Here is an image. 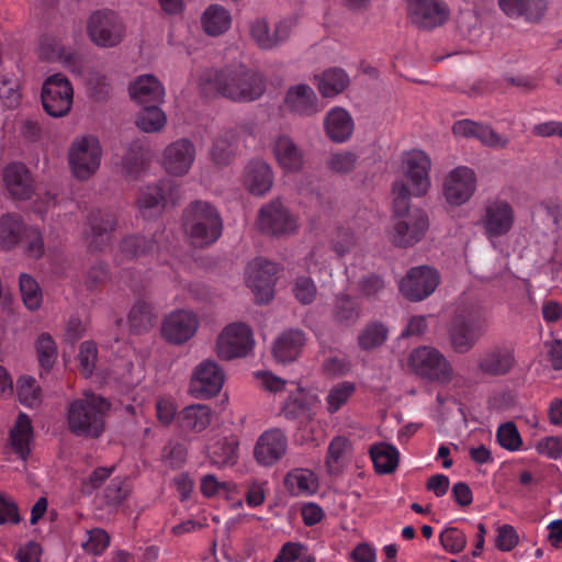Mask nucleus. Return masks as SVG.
<instances>
[{
	"instance_id": "f257e3e1",
	"label": "nucleus",
	"mask_w": 562,
	"mask_h": 562,
	"mask_svg": "<svg viewBox=\"0 0 562 562\" xmlns=\"http://www.w3.org/2000/svg\"><path fill=\"white\" fill-rule=\"evenodd\" d=\"M200 93L206 98H223L249 103L259 100L267 90L265 75L243 64L206 68L199 77Z\"/></svg>"
},
{
	"instance_id": "f03ea898",
	"label": "nucleus",
	"mask_w": 562,
	"mask_h": 562,
	"mask_svg": "<svg viewBox=\"0 0 562 562\" xmlns=\"http://www.w3.org/2000/svg\"><path fill=\"white\" fill-rule=\"evenodd\" d=\"M111 408L108 398L86 392L81 398L71 402L67 409V425L78 437L97 439L105 428V416Z\"/></svg>"
},
{
	"instance_id": "7ed1b4c3",
	"label": "nucleus",
	"mask_w": 562,
	"mask_h": 562,
	"mask_svg": "<svg viewBox=\"0 0 562 562\" xmlns=\"http://www.w3.org/2000/svg\"><path fill=\"white\" fill-rule=\"evenodd\" d=\"M488 318L485 310L471 304L459 308L448 328L451 349L460 355L470 352L485 335Z\"/></svg>"
},
{
	"instance_id": "20e7f679",
	"label": "nucleus",
	"mask_w": 562,
	"mask_h": 562,
	"mask_svg": "<svg viewBox=\"0 0 562 562\" xmlns=\"http://www.w3.org/2000/svg\"><path fill=\"white\" fill-rule=\"evenodd\" d=\"M183 227L194 247L206 248L222 236L223 220L211 203L194 201L183 212Z\"/></svg>"
},
{
	"instance_id": "39448f33",
	"label": "nucleus",
	"mask_w": 562,
	"mask_h": 562,
	"mask_svg": "<svg viewBox=\"0 0 562 562\" xmlns=\"http://www.w3.org/2000/svg\"><path fill=\"white\" fill-rule=\"evenodd\" d=\"M125 32V24L114 10L99 9L91 12L87 19V36L97 47H116L123 42Z\"/></svg>"
},
{
	"instance_id": "423d86ee",
	"label": "nucleus",
	"mask_w": 562,
	"mask_h": 562,
	"mask_svg": "<svg viewBox=\"0 0 562 562\" xmlns=\"http://www.w3.org/2000/svg\"><path fill=\"white\" fill-rule=\"evenodd\" d=\"M408 364L413 372L424 380L448 384L453 379V368L443 353L430 346L412 350Z\"/></svg>"
},
{
	"instance_id": "0eeeda50",
	"label": "nucleus",
	"mask_w": 562,
	"mask_h": 562,
	"mask_svg": "<svg viewBox=\"0 0 562 562\" xmlns=\"http://www.w3.org/2000/svg\"><path fill=\"white\" fill-rule=\"evenodd\" d=\"M102 148L97 137L88 135L76 139L69 149V166L79 180H88L100 167Z\"/></svg>"
},
{
	"instance_id": "6e6552de",
	"label": "nucleus",
	"mask_w": 562,
	"mask_h": 562,
	"mask_svg": "<svg viewBox=\"0 0 562 562\" xmlns=\"http://www.w3.org/2000/svg\"><path fill=\"white\" fill-rule=\"evenodd\" d=\"M41 99L43 109L49 116L63 117L71 110L72 86L64 75L54 74L44 81Z\"/></svg>"
},
{
	"instance_id": "1a4fd4ad",
	"label": "nucleus",
	"mask_w": 562,
	"mask_h": 562,
	"mask_svg": "<svg viewBox=\"0 0 562 562\" xmlns=\"http://www.w3.org/2000/svg\"><path fill=\"white\" fill-rule=\"evenodd\" d=\"M439 284V273L428 267H414L400 281L401 294L411 302H419L435 292Z\"/></svg>"
},
{
	"instance_id": "9d476101",
	"label": "nucleus",
	"mask_w": 562,
	"mask_h": 562,
	"mask_svg": "<svg viewBox=\"0 0 562 562\" xmlns=\"http://www.w3.org/2000/svg\"><path fill=\"white\" fill-rule=\"evenodd\" d=\"M252 347V331L243 323H234L225 327L216 341V353L223 360L244 357Z\"/></svg>"
},
{
	"instance_id": "9b49d317",
	"label": "nucleus",
	"mask_w": 562,
	"mask_h": 562,
	"mask_svg": "<svg viewBox=\"0 0 562 562\" xmlns=\"http://www.w3.org/2000/svg\"><path fill=\"white\" fill-rule=\"evenodd\" d=\"M257 225L262 233L277 237L290 235L297 227L296 220L279 199L259 210Z\"/></svg>"
},
{
	"instance_id": "f8f14e48",
	"label": "nucleus",
	"mask_w": 562,
	"mask_h": 562,
	"mask_svg": "<svg viewBox=\"0 0 562 562\" xmlns=\"http://www.w3.org/2000/svg\"><path fill=\"white\" fill-rule=\"evenodd\" d=\"M278 266L265 259H255L247 269V285L256 294L257 303H268L274 294Z\"/></svg>"
},
{
	"instance_id": "ddd939ff",
	"label": "nucleus",
	"mask_w": 562,
	"mask_h": 562,
	"mask_svg": "<svg viewBox=\"0 0 562 562\" xmlns=\"http://www.w3.org/2000/svg\"><path fill=\"white\" fill-rule=\"evenodd\" d=\"M224 372L213 360H204L195 367L189 384V392L196 398H211L220 393Z\"/></svg>"
},
{
	"instance_id": "4468645a",
	"label": "nucleus",
	"mask_w": 562,
	"mask_h": 562,
	"mask_svg": "<svg viewBox=\"0 0 562 562\" xmlns=\"http://www.w3.org/2000/svg\"><path fill=\"white\" fill-rule=\"evenodd\" d=\"M407 15L418 29L432 30L449 19V9L441 0H407Z\"/></svg>"
},
{
	"instance_id": "2eb2a0df",
	"label": "nucleus",
	"mask_w": 562,
	"mask_h": 562,
	"mask_svg": "<svg viewBox=\"0 0 562 562\" xmlns=\"http://www.w3.org/2000/svg\"><path fill=\"white\" fill-rule=\"evenodd\" d=\"M429 227L428 215L423 210H416L413 214L398 220L391 233V241L401 248L411 247L423 239Z\"/></svg>"
},
{
	"instance_id": "dca6fc26",
	"label": "nucleus",
	"mask_w": 562,
	"mask_h": 562,
	"mask_svg": "<svg viewBox=\"0 0 562 562\" xmlns=\"http://www.w3.org/2000/svg\"><path fill=\"white\" fill-rule=\"evenodd\" d=\"M288 451V438L281 428H270L263 431L254 448L256 461L265 467L279 462Z\"/></svg>"
},
{
	"instance_id": "f3484780",
	"label": "nucleus",
	"mask_w": 562,
	"mask_h": 562,
	"mask_svg": "<svg viewBox=\"0 0 562 562\" xmlns=\"http://www.w3.org/2000/svg\"><path fill=\"white\" fill-rule=\"evenodd\" d=\"M403 165L414 195L422 196L426 194L430 187V158L423 150L415 149L404 154Z\"/></svg>"
},
{
	"instance_id": "a211bd4d",
	"label": "nucleus",
	"mask_w": 562,
	"mask_h": 562,
	"mask_svg": "<svg viewBox=\"0 0 562 562\" xmlns=\"http://www.w3.org/2000/svg\"><path fill=\"white\" fill-rule=\"evenodd\" d=\"M476 187L475 173L468 167H458L447 177L443 194L448 203L462 205L474 193Z\"/></svg>"
},
{
	"instance_id": "6ab92c4d",
	"label": "nucleus",
	"mask_w": 562,
	"mask_h": 562,
	"mask_svg": "<svg viewBox=\"0 0 562 562\" xmlns=\"http://www.w3.org/2000/svg\"><path fill=\"white\" fill-rule=\"evenodd\" d=\"M198 326L199 322L193 313L176 311L162 322L161 335L167 341L181 345L194 336Z\"/></svg>"
},
{
	"instance_id": "aec40b11",
	"label": "nucleus",
	"mask_w": 562,
	"mask_h": 562,
	"mask_svg": "<svg viewBox=\"0 0 562 562\" xmlns=\"http://www.w3.org/2000/svg\"><path fill=\"white\" fill-rule=\"evenodd\" d=\"M195 158V146L188 138H180L168 145L162 155V166L172 176H183Z\"/></svg>"
},
{
	"instance_id": "412c9836",
	"label": "nucleus",
	"mask_w": 562,
	"mask_h": 562,
	"mask_svg": "<svg viewBox=\"0 0 562 562\" xmlns=\"http://www.w3.org/2000/svg\"><path fill=\"white\" fill-rule=\"evenodd\" d=\"M481 222L488 237L503 236L513 227V207L506 201H493L485 206Z\"/></svg>"
},
{
	"instance_id": "4be33fe9",
	"label": "nucleus",
	"mask_w": 562,
	"mask_h": 562,
	"mask_svg": "<svg viewBox=\"0 0 562 562\" xmlns=\"http://www.w3.org/2000/svg\"><path fill=\"white\" fill-rule=\"evenodd\" d=\"M517 364L514 349L507 346H494L477 362L479 370L490 376L508 374Z\"/></svg>"
},
{
	"instance_id": "5701e85b",
	"label": "nucleus",
	"mask_w": 562,
	"mask_h": 562,
	"mask_svg": "<svg viewBox=\"0 0 562 562\" xmlns=\"http://www.w3.org/2000/svg\"><path fill=\"white\" fill-rule=\"evenodd\" d=\"M330 321L339 328L355 326L362 316V306L357 297L340 292L334 295L330 305Z\"/></svg>"
},
{
	"instance_id": "b1692460",
	"label": "nucleus",
	"mask_w": 562,
	"mask_h": 562,
	"mask_svg": "<svg viewBox=\"0 0 562 562\" xmlns=\"http://www.w3.org/2000/svg\"><path fill=\"white\" fill-rule=\"evenodd\" d=\"M249 32L258 47L261 49H272L289 40L291 26L289 23L280 21L274 25L273 32L270 33L267 20L257 18L250 23Z\"/></svg>"
},
{
	"instance_id": "393cba45",
	"label": "nucleus",
	"mask_w": 562,
	"mask_h": 562,
	"mask_svg": "<svg viewBox=\"0 0 562 562\" xmlns=\"http://www.w3.org/2000/svg\"><path fill=\"white\" fill-rule=\"evenodd\" d=\"M3 181L12 199H31L34 191L33 178L24 164H9L3 170Z\"/></svg>"
},
{
	"instance_id": "a878e982",
	"label": "nucleus",
	"mask_w": 562,
	"mask_h": 562,
	"mask_svg": "<svg viewBox=\"0 0 562 562\" xmlns=\"http://www.w3.org/2000/svg\"><path fill=\"white\" fill-rule=\"evenodd\" d=\"M128 93L139 106L161 104L165 89L160 81L153 75H142L128 87Z\"/></svg>"
},
{
	"instance_id": "bb28decb",
	"label": "nucleus",
	"mask_w": 562,
	"mask_h": 562,
	"mask_svg": "<svg viewBox=\"0 0 562 562\" xmlns=\"http://www.w3.org/2000/svg\"><path fill=\"white\" fill-rule=\"evenodd\" d=\"M157 321L158 315L153 303L144 296L136 299L127 314L130 333L137 336L149 333Z\"/></svg>"
},
{
	"instance_id": "cd10ccee",
	"label": "nucleus",
	"mask_w": 562,
	"mask_h": 562,
	"mask_svg": "<svg viewBox=\"0 0 562 562\" xmlns=\"http://www.w3.org/2000/svg\"><path fill=\"white\" fill-rule=\"evenodd\" d=\"M305 334L302 329L290 328L284 330L273 344V357L278 362L295 361L305 345Z\"/></svg>"
},
{
	"instance_id": "c85d7f7f",
	"label": "nucleus",
	"mask_w": 562,
	"mask_h": 562,
	"mask_svg": "<svg viewBox=\"0 0 562 562\" xmlns=\"http://www.w3.org/2000/svg\"><path fill=\"white\" fill-rule=\"evenodd\" d=\"M243 181L254 195H263L273 184L271 167L262 160H251L244 169Z\"/></svg>"
},
{
	"instance_id": "c756f323",
	"label": "nucleus",
	"mask_w": 562,
	"mask_h": 562,
	"mask_svg": "<svg viewBox=\"0 0 562 562\" xmlns=\"http://www.w3.org/2000/svg\"><path fill=\"white\" fill-rule=\"evenodd\" d=\"M498 4L507 16L531 23L541 21L548 9V0H498Z\"/></svg>"
},
{
	"instance_id": "7c9ffc66",
	"label": "nucleus",
	"mask_w": 562,
	"mask_h": 562,
	"mask_svg": "<svg viewBox=\"0 0 562 562\" xmlns=\"http://www.w3.org/2000/svg\"><path fill=\"white\" fill-rule=\"evenodd\" d=\"M33 439V426L30 417L20 413L15 419L13 427L9 432V445L5 449H11L23 461H25L31 453V441Z\"/></svg>"
},
{
	"instance_id": "2f4dec72",
	"label": "nucleus",
	"mask_w": 562,
	"mask_h": 562,
	"mask_svg": "<svg viewBox=\"0 0 562 562\" xmlns=\"http://www.w3.org/2000/svg\"><path fill=\"white\" fill-rule=\"evenodd\" d=\"M327 137L334 143L348 140L355 128L353 120L348 111L340 106L331 109L324 119Z\"/></svg>"
},
{
	"instance_id": "473e14b6",
	"label": "nucleus",
	"mask_w": 562,
	"mask_h": 562,
	"mask_svg": "<svg viewBox=\"0 0 562 562\" xmlns=\"http://www.w3.org/2000/svg\"><path fill=\"white\" fill-rule=\"evenodd\" d=\"M273 154L279 166L288 172H299L304 165V156L294 140L286 136H279L273 144Z\"/></svg>"
},
{
	"instance_id": "72a5a7b5",
	"label": "nucleus",
	"mask_w": 562,
	"mask_h": 562,
	"mask_svg": "<svg viewBox=\"0 0 562 562\" xmlns=\"http://www.w3.org/2000/svg\"><path fill=\"white\" fill-rule=\"evenodd\" d=\"M178 193L179 188L171 180H160L156 186L147 187L140 193L137 203L140 210L165 207L169 201L175 203Z\"/></svg>"
},
{
	"instance_id": "f704fd0d",
	"label": "nucleus",
	"mask_w": 562,
	"mask_h": 562,
	"mask_svg": "<svg viewBox=\"0 0 562 562\" xmlns=\"http://www.w3.org/2000/svg\"><path fill=\"white\" fill-rule=\"evenodd\" d=\"M284 102L290 111L310 116L318 112L317 97L314 90L305 83L290 87Z\"/></svg>"
},
{
	"instance_id": "c9c22d12",
	"label": "nucleus",
	"mask_w": 562,
	"mask_h": 562,
	"mask_svg": "<svg viewBox=\"0 0 562 562\" xmlns=\"http://www.w3.org/2000/svg\"><path fill=\"white\" fill-rule=\"evenodd\" d=\"M315 80L317 89L324 98H334L342 93L350 85L347 72L338 67L324 70L321 75L315 76Z\"/></svg>"
},
{
	"instance_id": "e433bc0d",
	"label": "nucleus",
	"mask_w": 562,
	"mask_h": 562,
	"mask_svg": "<svg viewBox=\"0 0 562 562\" xmlns=\"http://www.w3.org/2000/svg\"><path fill=\"white\" fill-rule=\"evenodd\" d=\"M212 420V409L207 405L194 404L184 407L178 415L177 422L183 430L200 432Z\"/></svg>"
},
{
	"instance_id": "4c0bfd02",
	"label": "nucleus",
	"mask_w": 562,
	"mask_h": 562,
	"mask_svg": "<svg viewBox=\"0 0 562 562\" xmlns=\"http://www.w3.org/2000/svg\"><path fill=\"white\" fill-rule=\"evenodd\" d=\"M350 452L351 442L348 438L342 436L334 437L328 446L325 459L327 472L330 475H339L344 471Z\"/></svg>"
},
{
	"instance_id": "58836bf2",
	"label": "nucleus",
	"mask_w": 562,
	"mask_h": 562,
	"mask_svg": "<svg viewBox=\"0 0 562 562\" xmlns=\"http://www.w3.org/2000/svg\"><path fill=\"white\" fill-rule=\"evenodd\" d=\"M25 225L18 214L8 213L0 217V247L10 250L15 247L25 233Z\"/></svg>"
},
{
	"instance_id": "ea45409f",
	"label": "nucleus",
	"mask_w": 562,
	"mask_h": 562,
	"mask_svg": "<svg viewBox=\"0 0 562 562\" xmlns=\"http://www.w3.org/2000/svg\"><path fill=\"white\" fill-rule=\"evenodd\" d=\"M374 469L380 474L393 473L400 461L397 449L385 442H379L371 446L369 450Z\"/></svg>"
},
{
	"instance_id": "a19ab883",
	"label": "nucleus",
	"mask_w": 562,
	"mask_h": 562,
	"mask_svg": "<svg viewBox=\"0 0 562 562\" xmlns=\"http://www.w3.org/2000/svg\"><path fill=\"white\" fill-rule=\"evenodd\" d=\"M202 26L204 32L211 36L224 34L231 26L232 18L224 7L211 4L203 13Z\"/></svg>"
},
{
	"instance_id": "79ce46f5",
	"label": "nucleus",
	"mask_w": 562,
	"mask_h": 562,
	"mask_svg": "<svg viewBox=\"0 0 562 562\" xmlns=\"http://www.w3.org/2000/svg\"><path fill=\"white\" fill-rule=\"evenodd\" d=\"M156 241L153 237L128 235L120 243L122 260H133L154 251Z\"/></svg>"
},
{
	"instance_id": "37998d69",
	"label": "nucleus",
	"mask_w": 562,
	"mask_h": 562,
	"mask_svg": "<svg viewBox=\"0 0 562 562\" xmlns=\"http://www.w3.org/2000/svg\"><path fill=\"white\" fill-rule=\"evenodd\" d=\"M282 414L289 420L300 419L301 424H303V420L310 422L314 415L307 395L301 391L291 394L286 398L282 407Z\"/></svg>"
},
{
	"instance_id": "c03bdc74",
	"label": "nucleus",
	"mask_w": 562,
	"mask_h": 562,
	"mask_svg": "<svg viewBox=\"0 0 562 562\" xmlns=\"http://www.w3.org/2000/svg\"><path fill=\"white\" fill-rule=\"evenodd\" d=\"M159 105L160 104L142 106L135 120V124L139 130L145 133H157L165 127L167 117Z\"/></svg>"
},
{
	"instance_id": "a18cd8bd",
	"label": "nucleus",
	"mask_w": 562,
	"mask_h": 562,
	"mask_svg": "<svg viewBox=\"0 0 562 562\" xmlns=\"http://www.w3.org/2000/svg\"><path fill=\"white\" fill-rule=\"evenodd\" d=\"M389 329L381 322L368 323L359 333L357 341L361 350L370 351L381 347L387 338Z\"/></svg>"
},
{
	"instance_id": "49530a36",
	"label": "nucleus",
	"mask_w": 562,
	"mask_h": 562,
	"mask_svg": "<svg viewBox=\"0 0 562 562\" xmlns=\"http://www.w3.org/2000/svg\"><path fill=\"white\" fill-rule=\"evenodd\" d=\"M146 162V147L143 142L136 139L128 144L126 154L122 159V167L131 178H137L144 170Z\"/></svg>"
},
{
	"instance_id": "de8ad7c7",
	"label": "nucleus",
	"mask_w": 562,
	"mask_h": 562,
	"mask_svg": "<svg viewBox=\"0 0 562 562\" xmlns=\"http://www.w3.org/2000/svg\"><path fill=\"white\" fill-rule=\"evenodd\" d=\"M18 396L21 404L36 408L42 404L43 393L37 381L33 376H21L18 380Z\"/></svg>"
},
{
	"instance_id": "09e8293b",
	"label": "nucleus",
	"mask_w": 562,
	"mask_h": 562,
	"mask_svg": "<svg viewBox=\"0 0 562 562\" xmlns=\"http://www.w3.org/2000/svg\"><path fill=\"white\" fill-rule=\"evenodd\" d=\"M37 360L45 372H49L57 359V345L48 333L41 334L35 342Z\"/></svg>"
},
{
	"instance_id": "8fccbe9b",
	"label": "nucleus",
	"mask_w": 562,
	"mask_h": 562,
	"mask_svg": "<svg viewBox=\"0 0 562 562\" xmlns=\"http://www.w3.org/2000/svg\"><path fill=\"white\" fill-rule=\"evenodd\" d=\"M234 137L235 133L233 131H228L214 140L211 149V158L216 165L226 166L229 165L234 159Z\"/></svg>"
},
{
	"instance_id": "3c124183",
	"label": "nucleus",
	"mask_w": 562,
	"mask_h": 562,
	"mask_svg": "<svg viewBox=\"0 0 562 562\" xmlns=\"http://www.w3.org/2000/svg\"><path fill=\"white\" fill-rule=\"evenodd\" d=\"M88 225L92 237L98 239L115 231L117 221L113 213L95 210L89 213Z\"/></svg>"
},
{
	"instance_id": "603ef678",
	"label": "nucleus",
	"mask_w": 562,
	"mask_h": 562,
	"mask_svg": "<svg viewBox=\"0 0 562 562\" xmlns=\"http://www.w3.org/2000/svg\"><path fill=\"white\" fill-rule=\"evenodd\" d=\"M19 284L24 305L30 311L38 310L42 305L43 294L36 280L30 274L21 273Z\"/></svg>"
},
{
	"instance_id": "864d4df0",
	"label": "nucleus",
	"mask_w": 562,
	"mask_h": 562,
	"mask_svg": "<svg viewBox=\"0 0 562 562\" xmlns=\"http://www.w3.org/2000/svg\"><path fill=\"white\" fill-rule=\"evenodd\" d=\"M356 391L352 382H341L333 386L326 397L327 409L330 414L338 412L345 405Z\"/></svg>"
},
{
	"instance_id": "5fc2aeb1",
	"label": "nucleus",
	"mask_w": 562,
	"mask_h": 562,
	"mask_svg": "<svg viewBox=\"0 0 562 562\" xmlns=\"http://www.w3.org/2000/svg\"><path fill=\"white\" fill-rule=\"evenodd\" d=\"M359 293L368 300H378L386 290L383 276L371 272L363 276L358 282Z\"/></svg>"
},
{
	"instance_id": "6e6d98bb",
	"label": "nucleus",
	"mask_w": 562,
	"mask_h": 562,
	"mask_svg": "<svg viewBox=\"0 0 562 562\" xmlns=\"http://www.w3.org/2000/svg\"><path fill=\"white\" fill-rule=\"evenodd\" d=\"M292 292L302 305H311L317 297V286L314 280L306 276L297 277L294 280Z\"/></svg>"
},
{
	"instance_id": "4d7b16f0",
	"label": "nucleus",
	"mask_w": 562,
	"mask_h": 562,
	"mask_svg": "<svg viewBox=\"0 0 562 562\" xmlns=\"http://www.w3.org/2000/svg\"><path fill=\"white\" fill-rule=\"evenodd\" d=\"M392 192L394 194L393 199V212L397 217L407 216L409 210V199L413 193V189L408 188V186L403 180L394 181L392 186Z\"/></svg>"
},
{
	"instance_id": "13d9d810",
	"label": "nucleus",
	"mask_w": 562,
	"mask_h": 562,
	"mask_svg": "<svg viewBox=\"0 0 562 562\" xmlns=\"http://www.w3.org/2000/svg\"><path fill=\"white\" fill-rule=\"evenodd\" d=\"M476 139L486 147L494 149H504L509 145V138L506 135L497 133L491 125L479 123Z\"/></svg>"
},
{
	"instance_id": "bf43d9fd",
	"label": "nucleus",
	"mask_w": 562,
	"mask_h": 562,
	"mask_svg": "<svg viewBox=\"0 0 562 562\" xmlns=\"http://www.w3.org/2000/svg\"><path fill=\"white\" fill-rule=\"evenodd\" d=\"M442 548L449 553H459L467 546L465 535L456 527L446 528L439 536Z\"/></svg>"
},
{
	"instance_id": "052dcab7",
	"label": "nucleus",
	"mask_w": 562,
	"mask_h": 562,
	"mask_svg": "<svg viewBox=\"0 0 562 562\" xmlns=\"http://www.w3.org/2000/svg\"><path fill=\"white\" fill-rule=\"evenodd\" d=\"M498 443L510 451L518 450L521 446V438L514 423L508 422L498 427L497 430Z\"/></svg>"
},
{
	"instance_id": "680f3d73",
	"label": "nucleus",
	"mask_w": 562,
	"mask_h": 562,
	"mask_svg": "<svg viewBox=\"0 0 562 562\" xmlns=\"http://www.w3.org/2000/svg\"><path fill=\"white\" fill-rule=\"evenodd\" d=\"M0 99L8 109H15L21 102L20 83L18 80L4 78L0 82Z\"/></svg>"
},
{
	"instance_id": "e2e57ef3",
	"label": "nucleus",
	"mask_w": 562,
	"mask_h": 562,
	"mask_svg": "<svg viewBox=\"0 0 562 562\" xmlns=\"http://www.w3.org/2000/svg\"><path fill=\"white\" fill-rule=\"evenodd\" d=\"M98 357L97 345L93 341H83L80 345L78 359L81 366L82 374L88 378L92 374Z\"/></svg>"
},
{
	"instance_id": "0e129e2a",
	"label": "nucleus",
	"mask_w": 562,
	"mask_h": 562,
	"mask_svg": "<svg viewBox=\"0 0 562 562\" xmlns=\"http://www.w3.org/2000/svg\"><path fill=\"white\" fill-rule=\"evenodd\" d=\"M357 160V155L351 151L336 153L329 157L327 166L331 171L347 173L355 169Z\"/></svg>"
},
{
	"instance_id": "69168bd1",
	"label": "nucleus",
	"mask_w": 562,
	"mask_h": 562,
	"mask_svg": "<svg viewBox=\"0 0 562 562\" xmlns=\"http://www.w3.org/2000/svg\"><path fill=\"white\" fill-rule=\"evenodd\" d=\"M130 488L125 480L115 477L106 486L104 491V499L109 505L121 504L128 495Z\"/></svg>"
},
{
	"instance_id": "338daca9",
	"label": "nucleus",
	"mask_w": 562,
	"mask_h": 562,
	"mask_svg": "<svg viewBox=\"0 0 562 562\" xmlns=\"http://www.w3.org/2000/svg\"><path fill=\"white\" fill-rule=\"evenodd\" d=\"M186 449L181 443L169 442L161 451V460L170 468H179L186 461Z\"/></svg>"
},
{
	"instance_id": "774afa93",
	"label": "nucleus",
	"mask_w": 562,
	"mask_h": 562,
	"mask_svg": "<svg viewBox=\"0 0 562 562\" xmlns=\"http://www.w3.org/2000/svg\"><path fill=\"white\" fill-rule=\"evenodd\" d=\"M536 449L540 454H546L550 459H559L562 456V437L542 438L537 442Z\"/></svg>"
}]
</instances>
